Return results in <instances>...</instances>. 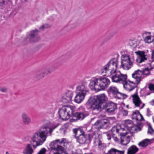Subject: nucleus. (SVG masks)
<instances>
[{
    "label": "nucleus",
    "instance_id": "obj_1",
    "mask_svg": "<svg viewBox=\"0 0 154 154\" xmlns=\"http://www.w3.org/2000/svg\"><path fill=\"white\" fill-rule=\"evenodd\" d=\"M118 63V60L116 59L110 60L102 69V73L105 72L108 76L115 73L112 77V82L123 84L126 80L127 75L122 73L119 71L116 72Z\"/></svg>",
    "mask_w": 154,
    "mask_h": 154
},
{
    "label": "nucleus",
    "instance_id": "obj_2",
    "mask_svg": "<svg viewBox=\"0 0 154 154\" xmlns=\"http://www.w3.org/2000/svg\"><path fill=\"white\" fill-rule=\"evenodd\" d=\"M49 125L48 123L46 125H44L32 135L30 142L32 144L34 149L42 145L45 141L47 136L51 135L53 130L57 127L50 128L48 126Z\"/></svg>",
    "mask_w": 154,
    "mask_h": 154
},
{
    "label": "nucleus",
    "instance_id": "obj_3",
    "mask_svg": "<svg viewBox=\"0 0 154 154\" xmlns=\"http://www.w3.org/2000/svg\"><path fill=\"white\" fill-rule=\"evenodd\" d=\"M110 83V80L107 77L94 78L91 79L89 86L92 90L99 91L107 88Z\"/></svg>",
    "mask_w": 154,
    "mask_h": 154
},
{
    "label": "nucleus",
    "instance_id": "obj_4",
    "mask_svg": "<svg viewBox=\"0 0 154 154\" xmlns=\"http://www.w3.org/2000/svg\"><path fill=\"white\" fill-rule=\"evenodd\" d=\"M107 98L104 94L91 97L87 103L89 104L92 110L101 111L103 103L107 100Z\"/></svg>",
    "mask_w": 154,
    "mask_h": 154
},
{
    "label": "nucleus",
    "instance_id": "obj_5",
    "mask_svg": "<svg viewBox=\"0 0 154 154\" xmlns=\"http://www.w3.org/2000/svg\"><path fill=\"white\" fill-rule=\"evenodd\" d=\"M75 107L71 105H64L60 109L59 114L60 118L64 120H66L73 115Z\"/></svg>",
    "mask_w": 154,
    "mask_h": 154
},
{
    "label": "nucleus",
    "instance_id": "obj_6",
    "mask_svg": "<svg viewBox=\"0 0 154 154\" xmlns=\"http://www.w3.org/2000/svg\"><path fill=\"white\" fill-rule=\"evenodd\" d=\"M89 91L87 87L85 85H82L77 86L75 91L76 95L74 99L75 102L78 103L82 102Z\"/></svg>",
    "mask_w": 154,
    "mask_h": 154
},
{
    "label": "nucleus",
    "instance_id": "obj_7",
    "mask_svg": "<svg viewBox=\"0 0 154 154\" xmlns=\"http://www.w3.org/2000/svg\"><path fill=\"white\" fill-rule=\"evenodd\" d=\"M125 129L122 128L119 125H117L116 126H114L112 129V131L115 134H116L120 137L121 139V143L123 145H126L130 141V137L126 136V133L122 132Z\"/></svg>",
    "mask_w": 154,
    "mask_h": 154
},
{
    "label": "nucleus",
    "instance_id": "obj_8",
    "mask_svg": "<svg viewBox=\"0 0 154 154\" xmlns=\"http://www.w3.org/2000/svg\"><path fill=\"white\" fill-rule=\"evenodd\" d=\"M77 138V141L80 144L90 143V137L89 134H85L84 131L81 129H74L72 130Z\"/></svg>",
    "mask_w": 154,
    "mask_h": 154
},
{
    "label": "nucleus",
    "instance_id": "obj_9",
    "mask_svg": "<svg viewBox=\"0 0 154 154\" xmlns=\"http://www.w3.org/2000/svg\"><path fill=\"white\" fill-rule=\"evenodd\" d=\"M132 77L134 80V82L127 79L122 84L124 88L127 91H131L133 90L140 82V79L137 75L132 74Z\"/></svg>",
    "mask_w": 154,
    "mask_h": 154
},
{
    "label": "nucleus",
    "instance_id": "obj_10",
    "mask_svg": "<svg viewBox=\"0 0 154 154\" xmlns=\"http://www.w3.org/2000/svg\"><path fill=\"white\" fill-rule=\"evenodd\" d=\"M121 67L124 69L128 70L132 66L133 63L131 61V58L128 54H124L121 57Z\"/></svg>",
    "mask_w": 154,
    "mask_h": 154
},
{
    "label": "nucleus",
    "instance_id": "obj_11",
    "mask_svg": "<svg viewBox=\"0 0 154 154\" xmlns=\"http://www.w3.org/2000/svg\"><path fill=\"white\" fill-rule=\"evenodd\" d=\"M59 140H56L50 144L51 150L54 151V154H61L63 152V148L60 145L61 142H59Z\"/></svg>",
    "mask_w": 154,
    "mask_h": 154
},
{
    "label": "nucleus",
    "instance_id": "obj_12",
    "mask_svg": "<svg viewBox=\"0 0 154 154\" xmlns=\"http://www.w3.org/2000/svg\"><path fill=\"white\" fill-rule=\"evenodd\" d=\"M38 31L36 29L30 31L26 38L27 41L32 43L36 42L40 40V38L38 35Z\"/></svg>",
    "mask_w": 154,
    "mask_h": 154
},
{
    "label": "nucleus",
    "instance_id": "obj_13",
    "mask_svg": "<svg viewBox=\"0 0 154 154\" xmlns=\"http://www.w3.org/2000/svg\"><path fill=\"white\" fill-rule=\"evenodd\" d=\"M109 123L107 120L103 119L97 120L93 125L95 128L100 129L102 128H106Z\"/></svg>",
    "mask_w": 154,
    "mask_h": 154
},
{
    "label": "nucleus",
    "instance_id": "obj_14",
    "mask_svg": "<svg viewBox=\"0 0 154 154\" xmlns=\"http://www.w3.org/2000/svg\"><path fill=\"white\" fill-rule=\"evenodd\" d=\"M151 69H149L147 68H145L142 71L138 70L135 71L133 74L134 75H137V77H139V78L140 79L141 82L143 78V75H145L146 76L149 75L150 70Z\"/></svg>",
    "mask_w": 154,
    "mask_h": 154
},
{
    "label": "nucleus",
    "instance_id": "obj_15",
    "mask_svg": "<svg viewBox=\"0 0 154 154\" xmlns=\"http://www.w3.org/2000/svg\"><path fill=\"white\" fill-rule=\"evenodd\" d=\"M135 53L138 56V59L136 60L138 63H141L147 60L148 56L144 51H135Z\"/></svg>",
    "mask_w": 154,
    "mask_h": 154
},
{
    "label": "nucleus",
    "instance_id": "obj_16",
    "mask_svg": "<svg viewBox=\"0 0 154 154\" xmlns=\"http://www.w3.org/2000/svg\"><path fill=\"white\" fill-rule=\"evenodd\" d=\"M131 96L133 98V102L135 106L139 107L140 109L143 108L145 105V104H143L142 106L141 107H140V105L142 104V103L137 95V93L136 92L132 95Z\"/></svg>",
    "mask_w": 154,
    "mask_h": 154
},
{
    "label": "nucleus",
    "instance_id": "obj_17",
    "mask_svg": "<svg viewBox=\"0 0 154 154\" xmlns=\"http://www.w3.org/2000/svg\"><path fill=\"white\" fill-rule=\"evenodd\" d=\"M73 96V93L70 91H66L62 97V101L64 103H70Z\"/></svg>",
    "mask_w": 154,
    "mask_h": 154
},
{
    "label": "nucleus",
    "instance_id": "obj_18",
    "mask_svg": "<svg viewBox=\"0 0 154 154\" xmlns=\"http://www.w3.org/2000/svg\"><path fill=\"white\" fill-rule=\"evenodd\" d=\"M79 110H82L83 111L79 112H76L75 113H74L73 112V115H72V116H75L79 119L82 120L88 115V113L87 112L85 111L82 107L79 108Z\"/></svg>",
    "mask_w": 154,
    "mask_h": 154
},
{
    "label": "nucleus",
    "instance_id": "obj_19",
    "mask_svg": "<svg viewBox=\"0 0 154 154\" xmlns=\"http://www.w3.org/2000/svg\"><path fill=\"white\" fill-rule=\"evenodd\" d=\"M21 118L24 125H28L31 123V119L26 113L23 112L21 115Z\"/></svg>",
    "mask_w": 154,
    "mask_h": 154
},
{
    "label": "nucleus",
    "instance_id": "obj_20",
    "mask_svg": "<svg viewBox=\"0 0 154 154\" xmlns=\"http://www.w3.org/2000/svg\"><path fill=\"white\" fill-rule=\"evenodd\" d=\"M34 149L33 145L31 144H28L23 151V154H33Z\"/></svg>",
    "mask_w": 154,
    "mask_h": 154
},
{
    "label": "nucleus",
    "instance_id": "obj_21",
    "mask_svg": "<svg viewBox=\"0 0 154 154\" xmlns=\"http://www.w3.org/2000/svg\"><path fill=\"white\" fill-rule=\"evenodd\" d=\"M132 116L133 119L138 121H142L143 119L142 115L138 111H136L134 112Z\"/></svg>",
    "mask_w": 154,
    "mask_h": 154
},
{
    "label": "nucleus",
    "instance_id": "obj_22",
    "mask_svg": "<svg viewBox=\"0 0 154 154\" xmlns=\"http://www.w3.org/2000/svg\"><path fill=\"white\" fill-rule=\"evenodd\" d=\"M138 150V148L136 146L132 145L128 149L127 154H135Z\"/></svg>",
    "mask_w": 154,
    "mask_h": 154
},
{
    "label": "nucleus",
    "instance_id": "obj_23",
    "mask_svg": "<svg viewBox=\"0 0 154 154\" xmlns=\"http://www.w3.org/2000/svg\"><path fill=\"white\" fill-rule=\"evenodd\" d=\"M150 140L146 139L140 142L138 145L141 147H144L147 146L150 143Z\"/></svg>",
    "mask_w": 154,
    "mask_h": 154
},
{
    "label": "nucleus",
    "instance_id": "obj_24",
    "mask_svg": "<svg viewBox=\"0 0 154 154\" xmlns=\"http://www.w3.org/2000/svg\"><path fill=\"white\" fill-rule=\"evenodd\" d=\"M108 91L109 94H112L114 97L118 91V90L116 87L111 86L109 88Z\"/></svg>",
    "mask_w": 154,
    "mask_h": 154
},
{
    "label": "nucleus",
    "instance_id": "obj_25",
    "mask_svg": "<svg viewBox=\"0 0 154 154\" xmlns=\"http://www.w3.org/2000/svg\"><path fill=\"white\" fill-rule=\"evenodd\" d=\"M45 76L42 70H39L37 72L35 76L37 80H39L43 78Z\"/></svg>",
    "mask_w": 154,
    "mask_h": 154
},
{
    "label": "nucleus",
    "instance_id": "obj_26",
    "mask_svg": "<svg viewBox=\"0 0 154 154\" xmlns=\"http://www.w3.org/2000/svg\"><path fill=\"white\" fill-rule=\"evenodd\" d=\"M124 150L119 151L114 148H111L109 150L110 154H124Z\"/></svg>",
    "mask_w": 154,
    "mask_h": 154
},
{
    "label": "nucleus",
    "instance_id": "obj_27",
    "mask_svg": "<svg viewBox=\"0 0 154 154\" xmlns=\"http://www.w3.org/2000/svg\"><path fill=\"white\" fill-rule=\"evenodd\" d=\"M127 97L126 95L120 93L119 91L114 96V97L119 99H124Z\"/></svg>",
    "mask_w": 154,
    "mask_h": 154
},
{
    "label": "nucleus",
    "instance_id": "obj_28",
    "mask_svg": "<svg viewBox=\"0 0 154 154\" xmlns=\"http://www.w3.org/2000/svg\"><path fill=\"white\" fill-rule=\"evenodd\" d=\"M111 106L112 107V108H110L108 107L106 109V111L109 112H112L114 111L117 107L116 105L114 103H111Z\"/></svg>",
    "mask_w": 154,
    "mask_h": 154
},
{
    "label": "nucleus",
    "instance_id": "obj_29",
    "mask_svg": "<svg viewBox=\"0 0 154 154\" xmlns=\"http://www.w3.org/2000/svg\"><path fill=\"white\" fill-rule=\"evenodd\" d=\"M120 113L123 116H126L128 113V111L122 107L120 108Z\"/></svg>",
    "mask_w": 154,
    "mask_h": 154
},
{
    "label": "nucleus",
    "instance_id": "obj_30",
    "mask_svg": "<svg viewBox=\"0 0 154 154\" xmlns=\"http://www.w3.org/2000/svg\"><path fill=\"white\" fill-rule=\"evenodd\" d=\"M132 122L130 120H125V125L129 129L131 127V125H132Z\"/></svg>",
    "mask_w": 154,
    "mask_h": 154
},
{
    "label": "nucleus",
    "instance_id": "obj_31",
    "mask_svg": "<svg viewBox=\"0 0 154 154\" xmlns=\"http://www.w3.org/2000/svg\"><path fill=\"white\" fill-rule=\"evenodd\" d=\"M51 25L48 24H45L42 25L39 28V29L41 30H44L45 29L51 27Z\"/></svg>",
    "mask_w": 154,
    "mask_h": 154
},
{
    "label": "nucleus",
    "instance_id": "obj_32",
    "mask_svg": "<svg viewBox=\"0 0 154 154\" xmlns=\"http://www.w3.org/2000/svg\"><path fill=\"white\" fill-rule=\"evenodd\" d=\"M106 146V144L102 143L101 142H99L98 143L99 147L101 149H103Z\"/></svg>",
    "mask_w": 154,
    "mask_h": 154
},
{
    "label": "nucleus",
    "instance_id": "obj_33",
    "mask_svg": "<svg viewBox=\"0 0 154 154\" xmlns=\"http://www.w3.org/2000/svg\"><path fill=\"white\" fill-rule=\"evenodd\" d=\"M148 88L152 92L154 93V84H149Z\"/></svg>",
    "mask_w": 154,
    "mask_h": 154
},
{
    "label": "nucleus",
    "instance_id": "obj_34",
    "mask_svg": "<svg viewBox=\"0 0 154 154\" xmlns=\"http://www.w3.org/2000/svg\"><path fill=\"white\" fill-rule=\"evenodd\" d=\"M154 132V130L152 129L151 126L149 125H148V133H149L150 134H153Z\"/></svg>",
    "mask_w": 154,
    "mask_h": 154
},
{
    "label": "nucleus",
    "instance_id": "obj_35",
    "mask_svg": "<svg viewBox=\"0 0 154 154\" xmlns=\"http://www.w3.org/2000/svg\"><path fill=\"white\" fill-rule=\"evenodd\" d=\"M139 128V127L137 125H131V127L129 129H131L132 131H137V129Z\"/></svg>",
    "mask_w": 154,
    "mask_h": 154
},
{
    "label": "nucleus",
    "instance_id": "obj_36",
    "mask_svg": "<svg viewBox=\"0 0 154 154\" xmlns=\"http://www.w3.org/2000/svg\"><path fill=\"white\" fill-rule=\"evenodd\" d=\"M0 91L4 93H6L8 91V89L5 87H0Z\"/></svg>",
    "mask_w": 154,
    "mask_h": 154
},
{
    "label": "nucleus",
    "instance_id": "obj_37",
    "mask_svg": "<svg viewBox=\"0 0 154 154\" xmlns=\"http://www.w3.org/2000/svg\"><path fill=\"white\" fill-rule=\"evenodd\" d=\"M46 151V149L45 148H42L37 154H45Z\"/></svg>",
    "mask_w": 154,
    "mask_h": 154
},
{
    "label": "nucleus",
    "instance_id": "obj_38",
    "mask_svg": "<svg viewBox=\"0 0 154 154\" xmlns=\"http://www.w3.org/2000/svg\"><path fill=\"white\" fill-rule=\"evenodd\" d=\"M66 131V129L64 128H62V127L61 128H60L59 130V132L63 134H65Z\"/></svg>",
    "mask_w": 154,
    "mask_h": 154
},
{
    "label": "nucleus",
    "instance_id": "obj_39",
    "mask_svg": "<svg viewBox=\"0 0 154 154\" xmlns=\"http://www.w3.org/2000/svg\"><path fill=\"white\" fill-rule=\"evenodd\" d=\"M45 76L46 75H47L49 73H51V72L49 70V69H45V70H42Z\"/></svg>",
    "mask_w": 154,
    "mask_h": 154
},
{
    "label": "nucleus",
    "instance_id": "obj_40",
    "mask_svg": "<svg viewBox=\"0 0 154 154\" xmlns=\"http://www.w3.org/2000/svg\"><path fill=\"white\" fill-rule=\"evenodd\" d=\"M47 113L50 114L52 117H53L54 116V112L52 109H51L49 111L48 110Z\"/></svg>",
    "mask_w": 154,
    "mask_h": 154
},
{
    "label": "nucleus",
    "instance_id": "obj_41",
    "mask_svg": "<svg viewBox=\"0 0 154 154\" xmlns=\"http://www.w3.org/2000/svg\"><path fill=\"white\" fill-rule=\"evenodd\" d=\"M152 62L154 61V50L152 51V56L151 57Z\"/></svg>",
    "mask_w": 154,
    "mask_h": 154
},
{
    "label": "nucleus",
    "instance_id": "obj_42",
    "mask_svg": "<svg viewBox=\"0 0 154 154\" xmlns=\"http://www.w3.org/2000/svg\"><path fill=\"white\" fill-rule=\"evenodd\" d=\"M113 139L114 140L115 142H118V141L119 140V138H118L117 137L113 136Z\"/></svg>",
    "mask_w": 154,
    "mask_h": 154
},
{
    "label": "nucleus",
    "instance_id": "obj_43",
    "mask_svg": "<svg viewBox=\"0 0 154 154\" xmlns=\"http://www.w3.org/2000/svg\"><path fill=\"white\" fill-rule=\"evenodd\" d=\"M5 2L3 0H0V6H2L5 4Z\"/></svg>",
    "mask_w": 154,
    "mask_h": 154
},
{
    "label": "nucleus",
    "instance_id": "obj_44",
    "mask_svg": "<svg viewBox=\"0 0 154 154\" xmlns=\"http://www.w3.org/2000/svg\"><path fill=\"white\" fill-rule=\"evenodd\" d=\"M68 127V124H65L62 127V128H64L66 129Z\"/></svg>",
    "mask_w": 154,
    "mask_h": 154
},
{
    "label": "nucleus",
    "instance_id": "obj_45",
    "mask_svg": "<svg viewBox=\"0 0 154 154\" xmlns=\"http://www.w3.org/2000/svg\"><path fill=\"white\" fill-rule=\"evenodd\" d=\"M107 136V139L109 140H110L111 139V135L109 134L108 133L106 134Z\"/></svg>",
    "mask_w": 154,
    "mask_h": 154
},
{
    "label": "nucleus",
    "instance_id": "obj_46",
    "mask_svg": "<svg viewBox=\"0 0 154 154\" xmlns=\"http://www.w3.org/2000/svg\"><path fill=\"white\" fill-rule=\"evenodd\" d=\"M71 25L72 26V28H73L75 27L76 26V24L75 23H72Z\"/></svg>",
    "mask_w": 154,
    "mask_h": 154
},
{
    "label": "nucleus",
    "instance_id": "obj_47",
    "mask_svg": "<svg viewBox=\"0 0 154 154\" xmlns=\"http://www.w3.org/2000/svg\"><path fill=\"white\" fill-rule=\"evenodd\" d=\"M68 153L69 154H73L74 152L73 150H69L68 151Z\"/></svg>",
    "mask_w": 154,
    "mask_h": 154
},
{
    "label": "nucleus",
    "instance_id": "obj_48",
    "mask_svg": "<svg viewBox=\"0 0 154 154\" xmlns=\"http://www.w3.org/2000/svg\"><path fill=\"white\" fill-rule=\"evenodd\" d=\"M150 103L151 105H154V99L152 100L150 102Z\"/></svg>",
    "mask_w": 154,
    "mask_h": 154
},
{
    "label": "nucleus",
    "instance_id": "obj_49",
    "mask_svg": "<svg viewBox=\"0 0 154 154\" xmlns=\"http://www.w3.org/2000/svg\"><path fill=\"white\" fill-rule=\"evenodd\" d=\"M6 154H10L8 152H6Z\"/></svg>",
    "mask_w": 154,
    "mask_h": 154
},
{
    "label": "nucleus",
    "instance_id": "obj_50",
    "mask_svg": "<svg viewBox=\"0 0 154 154\" xmlns=\"http://www.w3.org/2000/svg\"><path fill=\"white\" fill-rule=\"evenodd\" d=\"M112 106H111V104H110V106L109 107V108H112Z\"/></svg>",
    "mask_w": 154,
    "mask_h": 154
},
{
    "label": "nucleus",
    "instance_id": "obj_51",
    "mask_svg": "<svg viewBox=\"0 0 154 154\" xmlns=\"http://www.w3.org/2000/svg\"><path fill=\"white\" fill-rule=\"evenodd\" d=\"M152 119H153V122H154V117H152Z\"/></svg>",
    "mask_w": 154,
    "mask_h": 154
},
{
    "label": "nucleus",
    "instance_id": "obj_52",
    "mask_svg": "<svg viewBox=\"0 0 154 154\" xmlns=\"http://www.w3.org/2000/svg\"><path fill=\"white\" fill-rule=\"evenodd\" d=\"M126 107L127 108H128V105H127L126 106Z\"/></svg>",
    "mask_w": 154,
    "mask_h": 154
},
{
    "label": "nucleus",
    "instance_id": "obj_53",
    "mask_svg": "<svg viewBox=\"0 0 154 154\" xmlns=\"http://www.w3.org/2000/svg\"><path fill=\"white\" fill-rule=\"evenodd\" d=\"M133 45H133L134 47H135V46H136V45H135L134 44H133Z\"/></svg>",
    "mask_w": 154,
    "mask_h": 154
},
{
    "label": "nucleus",
    "instance_id": "obj_54",
    "mask_svg": "<svg viewBox=\"0 0 154 154\" xmlns=\"http://www.w3.org/2000/svg\"><path fill=\"white\" fill-rule=\"evenodd\" d=\"M24 1H27L28 0H24Z\"/></svg>",
    "mask_w": 154,
    "mask_h": 154
},
{
    "label": "nucleus",
    "instance_id": "obj_55",
    "mask_svg": "<svg viewBox=\"0 0 154 154\" xmlns=\"http://www.w3.org/2000/svg\"><path fill=\"white\" fill-rule=\"evenodd\" d=\"M132 58H133H133H134V57H133H133H132Z\"/></svg>",
    "mask_w": 154,
    "mask_h": 154
},
{
    "label": "nucleus",
    "instance_id": "obj_56",
    "mask_svg": "<svg viewBox=\"0 0 154 154\" xmlns=\"http://www.w3.org/2000/svg\"><path fill=\"white\" fill-rule=\"evenodd\" d=\"M134 42V41L132 42L133 43V42Z\"/></svg>",
    "mask_w": 154,
    "mask_h": 154
},
{
    "label": "nucleus",
    "instance_id": "obj_57",
    "mask_svg": "<svg viewBox=\"0 0 154 154\" xmlns=\"http://www.w3.org/2000/svg\"><path fill=\"white\" fill-rule=\"evenodd\" d=\"M130 57H131V56H130ZM130 58H131V57H130Z\"/></svg>",
    "mask_w": 154,
    "mask_h": 154
},
{
    "label": "nucleus",
    "instance_id": "obj_58",
    "mask_svg": "<svg viewBox=\"0 0 154 154\" xmlns=\"http://www.w3.org/2000/svg\"><path fill=\"white\" fill-rule=\"evenodd\" d=\"M153 44H154V43H153Z\"/></svg>",
    "mask_w": 154,
    "mask_h": 154
}]
</instances>
